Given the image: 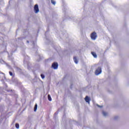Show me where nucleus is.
<instances>
[{
  "mask_svg": "<svg viewBox=\"0 0 129 129\" xmlns=\"http://www.w3.org/2000/svg\"><path fill=\"white\" fill-rule=\"evenodd\" d=\"M102 72L101 67H99L95 72V75H99Z\"/></svg>",
  "mask_w": 129,
  "mask_h": 129,
  "instance_id": "1",
  "label": "nucleus"
},
{
  "mask_svg": "<svg viewBox=\"0 0 129 129\" xmlns=\"http://www.w3.org/2000/svg\"><path fill=\"white\" fill-rule=\"evenodd\" d=\"M102 114H103V115H104V116H107V115L108 114V113H107V112H105V111H103Z\"/></svg>",
  "mask_w": 129,
  "mask_h": 129,
  "instance_id": "10",
  "label": "nucleus"
},
{
  "mask_svg": "<svg viewBox=\"0 0 129 129\" xmlns=\"http://www.w3.org/2000/svg\"><path fill=\"white\" fill-rule=\"evenodd\" d=\"M16 70L17 71H18V72H20V73H22V69H20V68H17Z\"/></svg>",
  "mask_w": 129,
  "mask_h": 129,
  "instance_id": "11",
  "label": "nucleus"
},
{
  "mask_svg": "<svg viewBox=\"0 0 129 129\" xmlns=\"http://www.w3.org/2000/svg\"><path fill=\"white\" fill-rule=\"evenodd\" d=\"M28 65H29V63H28ZM28 66V68H29V66Z\"/></svg>",
  "mask_w": 129,
  "mask_h": 129,
  "instance_id": "22",
  "label": "nucleus"
},
{
  "mask_svg": "<svg viewBox=\"0 0 129 129\" xmlns=\"http://www.w3.org/2000/svg\"><path fill=\"white\" fill-rule=\"evenodd\" d=\"M97 37V36H96V32H94L91 34V38L92 40H96V38Z\"/></svg>",
  "mask_w": 129,
  "mask_h": 129,
  "instance_id": "2",
  "label": "nucleus"
},
{
  "mask_svg": "<svg viewBox=\"0 0 129 129\" xmlns=\"http://www.w3.org/2000/svg\"><path fill=\"white\" fill-rule=\"evenodd\" d=\"M92 55H93V57L94 58H97V55H96V53L94 52H91Z\"/></svg>",
  "mask_w": 129,
  "mask_h": 129,
  "instance_id": "8",
  "label": "nucleus"
},
{
  "mask_svg": "<svg viewBox=\"0 0 129 129\" xmlns=\"http://www.w3.org/2000/svg\"><path fill=\"white\" fill-rule=\"evenodd\" d=\"M74 61L76 64H78V60H77L76 56L74 57Z\"/></svg>",
  "mask_w": 129,
  "mask_h": 129,
  "instance_id": "7",
  "label": "nucleus"
},
{
  "mask_svg": "<svg viewBox=\"0 0 129 129\" xmlns=\"http://www.w3.org/2000/svg\"><path fill=\"white\" fill-rule=\"evenodd\" d=\"M117 118H118V116H115L114 117V119H117Z\"/></svg>",
  "mask_w": 129,
  "mask_h": 129,
  "instance_id": "19",
  "label": "nucleus"
},
{
  "mask_svg": "<svg viewBox=\"0 0 129 129\" xmlns=\"http://www.w3.org/2000/svg\"><path fill=\"white\" fill-rule=\"evenodd\" d=\"M27 43L28 44H29V41L28 40H27Z\"/></svg>",
  "mask_w": 129,
  "mask_h": 129,
  "instance_id": "20",
  "label": "nucleus"
},
{
  "mask_svg": "<svg viewBox=\"0 0 129 129\" xmlns=\"http://www.w3.org/2000/svg\"><path fill=\"white\" fill-rule=\"evenodd\" d=\"M15 126L16 128H20V125L19 123H16Z\"/></svg>",
  "mask_w": 129,
  "mask_h": 129,
  "instance_id": "14",
  "label": "nucleus"
},
{
  "mask_svg": "<svg viewBox=\"0 0 129 129\" xmlns=\"http://www.w3.org/2000/svg\"><path fill=\"white\" fill-rule=\"evenodd\" d=\"M97 106H98V107H99L100 108H102V107H103V106L99 105L98 104H97Z\"/></svg>",
  "mask_w": 129,
  "mask_h": 129,
  "instance_id": "18",
  "label": "nucleus"
},
{
  "mask_svg": "<svg viewBox=\"0 0 129 129\" xmlns=\"http://www.w3.org/2000/svg\"><path fill=\"white\" fill-rule=\"evenodd\" d=\"M34 12L35 14H38V13H39V6L37 4L35 5L34 6Z\"/></svg>",
  "mask_w": 129,
  "mask_h": 129,
  "instance_id": "4",
  "label": "nucleus"
},
{
  "mask_svg": "<svg viewBox=\"0 0 129 129\" xmlns=\"http://www.w3.org/2000/svg\"><path fill=\"white\" fill-rule=\"evenodd\" d=\"M7 66H9L8 63H6Z\"/></svg>",
  "mask_w": 129,
  "mask_h": 129,
  "instance_id": "21",
  "label": "nucleus"
},
{
  "mask_svg": "<svg viewBox=\"0 0 129 129\" xmlns=\"http://www.w3.org/2000/svg\"><path fill=\"white\" fill-rule=\"evenodd\" d=\"M9 74L10 76H12V77H14V76H15V75H14V74H13L12 72H9Z\"/></svg>",
  "mask_w": 129,
  "mask_h": 129,
  "instance_id": "15",
  "label": "nucleus"
},
{
  "mask_svg": "<svg viewBox=\"0 0 129 129\" xmlns=\"http://www.w3.org/2000/svg\"><path fill=\"white\" fill-rule=\"evenodd\" d=\"M85 100L86 102H88V103H89V101H90V99H89V97L87 96H86L85 98Z\"/></svg>",
  "mask_w": 129,
  "mask_h": 129,
  "instance_id": "6",
  "label": "nucleus"
},
{
  "mask_svg": "<svg viewBox=\"0 0 129 129\" xmlns=\"http://www.w3.org/2000/svg\"><path fill=\"white\" fill-rule=\"evenodd\" d=\"M51 4L55 6L56 5V2L54 0H51Z\"/></svg>",
  "mask_w": 129,
  "mask_h": 129,
  "instance_id": "13",
  "label": "nucleus"
},
{
  "mask_svg": "<svg viewBox=\"0 0 129 129\" xmlns=\"http://www.w3.org/2000/svg\"><path fill=\"white\" fill-rule=\"evenodd\" d=\"M48 99L49 101H52V98H51V96L50 95H48Z\"/></svg>",
  "mask_w": 129,
  "mask_h": 129,
  "instance_id": "12",
  "label": "nucleus"
},
{
  "mask_svg": "<svg viewBox=\"0 0 129 129\" xmlns=\"http://www.w3.org/2000/svg\"><path fill=\"white\" fill-rule=\"evenodd\" d=\"M37 108H38V105L37 104H36L34 106V111H35V112H36V111H37Z\"/></svg>",
  "mask_w": 129,
  "mask_h": 129,
  "instance_id": "9",
  "label": "nucleus"
},
{
  "mask_svg": "<svg viewBox=\"0 0 129 129\" xmlns=\"http://www.w3.org/2000/svg\"><path fill=\"white\" fill-rule=\"evenodd\" d=\"M27 59H29V56H25V58H24V65L27 64V66H29V61H27Z\"/></svg>",
  "mask_w": 129,
  "mask_h": 129,
  "instance_id": "5",
  "label": "nucleus"
},
{
  "mask_svg": "<svg viewBox=\"0 0 129 129\" xmlns=\"http://www.w3.org/2000/svg\"><path fill=\"white\" fill-rule=\"evenodd\" d=\"M0 63H2V64H4V63H5V61L3 59H0Z\"/></svg>",
  "mask_w": 129,
  "mask_h": 129,
  "instance_id": "17",
  "label": "nucleus"
},
{
  "mask_svg": "<svg viewBox=\"0 0 129 129\" xmlns=\"http://www.w3.org/2000/svg\"><path fill=\"white\" fill-rule=\"evenodd\" d=\"M41 77L42 79H44V78H45V75H44V74H41Z\"/></svg>",
  "mask_w": 129,
  "mask_h": 129,
  "instance_id": "16",
  "label": "nucleus"
},
{
  "mask_svg": "<svg viewBox=\"0 0 129 129\" xmlns=\"http://www.w3.org/2000/svg\"><path fill=\"white\" fill-rule=\"evenodd\" d=\"M52 68L54 70L58 69V63L57 62H53L51 66Z\"/></svg>",
  "mask_w": 129,
  "mask_h": 129,
  "instance_id": "3",
  "label": "nucleus"
}]
</instances>
